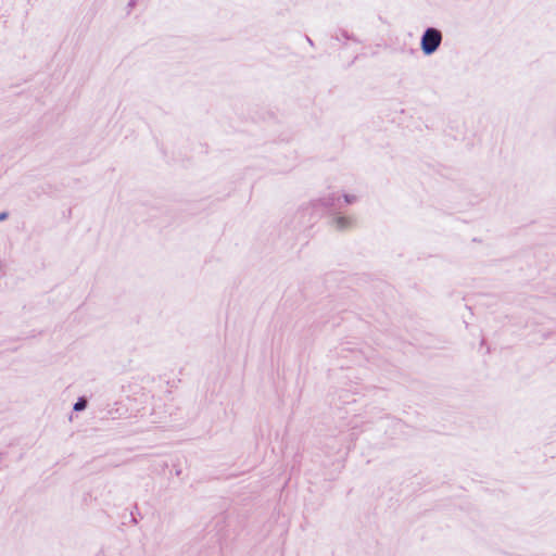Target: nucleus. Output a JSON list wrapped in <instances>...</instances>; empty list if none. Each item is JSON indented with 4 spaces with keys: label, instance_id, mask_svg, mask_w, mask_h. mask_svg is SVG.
<instances>
[{
    "label": "nucleus",
    "instance_id": "obj_3",
    "mask_svg": "<svg viewBox=\"0 0 556 556\" xmlns=\"http://www.w3.org/2000/svg\"><path fill=\"white\" fill-rule=\"evenodd\" d=\"M344 222H345V219H344L343 217H340V218H338V219H337V223H338V225H340V226H343V225H344Z\"/></svg>",
    "mask_w": 556,
    "mask_h": 556
},
{
    "label": "nucleus",
    "instance_id": "obj_4",
    "mask_svg": "<svg viewBox=\"0 0 556 556\" xmlns=\"http://www.w3.org/2000/svg\"><path fill=\"white\" fill-rule=\"evenodd\" d=\"M5 217H7V214H5V213H1V214H0V220H3Z\"/></svg>",
    "mask_w": 556,
    "mask_h": 556
},
{
    "label": "nucleus",
    "instance_id": "obj_1",
    "mask_svg": "<svg viewBox=\"0 0 556 556\" xmlns=\"http://www.w3.org/2000/svg\"><path fill=\"white\" fill-rule=\"evenodd\" d=\"M442 40L441 33L434 28H428L421 38V49L426 54L433 53Z\"/></svg>",
    "mask_w": 556,
    "mask_h": 556
},
{
    "label": "nucleus",
    "instance_id": "obj_2",
    "mask_svg": "<svg viewBox=\"0 0 556 556\" xmlns=\"http://www.w3.org/2000/svg\"><path fill=\"white\" fill-rule=\"evenodd\" d=\"M86 407V400L84 399H80L75 405H74V409L75 410H81Z\"/></svg>",
    "mask_w": 556,
    "mask_h": 556
}]
</instances>
